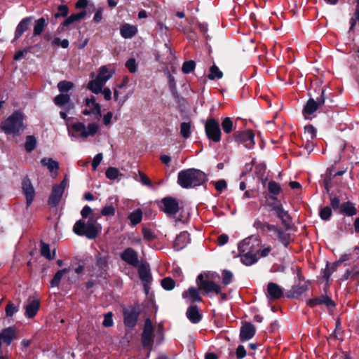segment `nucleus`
Instances as JSON below:
<instances>
[{"label":"nucleus","instance_id":"42","mask_svg":"<svg viewBox=\"0 0 359 359\" xmlns=\"http://www.w3.org/2000/svg\"><path fill=\"white\" fill-rule=\"evenodd\" d=\"M304 137L306 140H313L316 137L317 130L312 125H307L304 126Z\"/></svg>","mask_w":359,"mask_h":359},{"label":"nucleus","instance_id":"6","mask_svg":"<svg viewBox=\"0 0 359 359\" xmlns=\"http://www.w3.org/2000/svg\"><path fill=\"white\" fill-rule=\"evenodd\" d=\"M205 131L209 140L214 142H220L221 129L218 121L213 118L207 120L205 125Z\"/></svg>","mask_w":359,"mask_h":359},{"label":"nucleus","instance_id":"35","mask_svg":"<svg viewBox=\"0 0 359 359\" xmlns=\"http://www.w3.org/2000/svg\"><path fill=\"white\" fill-rule=\"evenodd\" d=\"M100 80V78H95V79L90 81L88 83V88L95 94L100 93L104 85L103 81L102 82Z\"/></svg>","mask_w":359,"mask_h":359},{"label":"nucleus","instance_id":"60","mask_svg":"<svg viewBox=\"0 0 359 359\" xmlns=\"http://www.w3.org/2000/svg\"><path fill=\"white\" fill-rule=\"evenodd\" d=\"M90 111H93L94 112H92V114L95 115V118L97 120H99L102 116V111H101V107L100 104H94L93 106L90 105V107H88Z\"/></svg>","mask_w":359,"mask_h":359},{"label":"nucleus","instance_id":"50","mask_svg":"<svg viewBox=\"0 0 359 359\" xmlns=\"http://www.w3.org/2000/svg\"><path fill=\"white\" fill-rule=\"evenodd\" d=\"M332 214V212L331 208L329 206H325L320 209L319 216L321 218V219L328 221L330 219Z\"/></svg>","mask_w":359,"mask_h":359},{"label":"nucleus","instance_id":"59","mask_svg":"<svg viewBox=\"0 0 359 359\" xmlns=\"http://www.w3.org/2000/svg\"><path fill=\"white\" fill-rule=\"evenodd\" d=\"M126 67L131 73H135L137 72V65L135 58H130L126 62Z\"/></svg>","mask_w":359,"mask_h":359},{"label":"nucleus","instance_id":"30","mask_svg":"<svg viewBox=\"0 0 359 359\" xmlns=\"http://www.w3.org/2000/svg\"><path fill=\"white\" fill-rule=\"evenodd\" d=\"M137 33V28L136 26L125 23L120 27L121 36L124 39H130Z\"/></svg>","mask_w":359,"mask_h":359},{"label":"nucleus","instance_id":"63","mask_svg":"<svg viewBox=\"0 0 359 359\" xmlns=\"http://www.w3.org/2000/svg\"><path fill=\"white\" fill-rule=\"evenodd\" d=\"M18 311V307L15 306L13 304L9 303L6 308V315L8 317H11Z\"/></svg>","mask_w":359,"mask_h":359},{"label":"nucleus","instance_id":"53","mask_svg":"<svg viewBox=\"0 0 359 359\" xmlns=\"http://www.w3.org/2000/svg\"><path fill=\"white\" fill-rule=\"evenodd\" d=\"M36 140L33 136H28L25 144V149L27 152L32 151L36 147Z\"/></svg>","mask_w":359,"mask_h":359},{"label":"nucleus","instance_id":"4","mask_svg":"<svg viewBox=\"0 0 359 359\" xmlns=\"http://www.w3.org/2000/svg\"><path fill=\"white\" fill-rule=\"evenodd\" d=\"M23 118L21 112L15 111L1 122L0 128L6 134L16 135L23 129Z\"/></svg>","mask_w":359,"mask_h":359},{"label":"nucleus","instance_id":"54","mask_svg":"<svg viewBox=\"0 0 359 359\" xmlns=\"http://www.w3.org/2000/svg\"><path fill=\"white\" fill-rule=\"evenodd\" d=\"M118 174V170L114 167H109L105 172L106 177L108 179L113 180L117 179Z\"/></svg>","mask_w":359,"mask_h":359},{"label":"nucleus","instance_id":"33","mask_svg":"<svg viewBox=\"0 0 359 359\" xmlns=\"http://www.w3.org/2000/svg\"><path fill=\"white\" fill-rule=\"evenodd\" d=\"M308 290L306 285H297L294 286L287 293V298L297 299L300 295Z\"/></svg>","mask_w":359,"mask_h":359},{"label":"nucleus","instance_id":"32","mask_svg":"<svg viewBox=\"0 0 359 359\" xmlns=\"http://www.w3.org/2000/svg\"><path fill=\"white\" fill-rule=\"evenodd\" d=\"M339 212L343 215L351 217L357 214V210L353 203L347 201L341 203Z\"/></svg>","mask_w":359,"mask_h":359},{"label":"nucleus","instance_id":"9","mask_svg":"<svg viewBox=\"0 0 359 359\" xmlns=\"http://www.w3.org/2000/svg\"><path fill=\"white\" fill-rule=\"evenodd\" d=\"M67 181L64 179L59 184H55L49 196L48 201V205L50 207L54 208L57 207L62 198V196L65 192V189L67 187Z\"/></svg>","mask_w":359,"mask_h":359},{"label":"nucleus","instance_id":"43","mask_svg":"<svg viewBox=\"0 0 359 359\" xmlns=\"http://www.w3.org/2000/svg\"><path fill=\"white\" fill-rule=\"evenodd\" d=\"M223 76V73L219 70L218 67L215 65H213L210 69V74L208 76V78L210 80H214L215 79H219Z\"/></svg>","mask_w":359,"mask_h":359},{"label":"nucleus","instance_id":"14","mask_svg":"<svg viewBox=\"0 0 359 359\" xmlns=\"http://www.w3.org/2000/svg\"><path fill=\"white\" fill-rule=\"evenodd\" d=\"M24 309L25 310V315L29 318H32L36 316L39 307V299L34 295L29 296L24 304Z\"/></svg>","mask_w":359,"mask_h":359},{"label":"nucleus","instance_id":"48","mask_svg":"<svg viewBox=\"0 0 359 359\" xmlns=\"http://www.w3.org/2000/svg\"><path fill=\"white\" fill-rule=\"evenodd\" d=\"M67 272V269H63L57 271V273L53 276V279L50 280L51 287H56L59 285L62 277L63 275Z\"/></svg>","mask_w":359,"mask_h":359},{"label":"nucleus","instance_id":"2","mask_svg":"<svg viewBox=\"0 0 359 359\" xmlns=\"http://www.w3.org/2000/svg\"><path fill=\"white\" fill-rule=\"evenodd\" d=\"M98 218L99 216L93 215L87 218V222L83 219L76 221L73 226L74 233L80 236H86L90 240L95 239L100 231V224L97 223Z\"/></svg>","mask_w":359,"mask_h":359},{"label":"nucleus","instance_id":"25","mask_svg":"<svg viewBox=\"0 0 359 359\" xmlns=\"http://www.w3.org/2000/svg\"><path fill=\"white\" fill-rule=\"evenodd\" d=\"M307 304L311 307H314L317 305L324 304L327 307H335L334 302L327 295H322L319 297L309 299L307 300Z\"/></svg>","mask_w":359,"mask_h":359},{"label":"nucleus","instance_id":"36","mask_svg":"<svg viewBox=\"0 0 359 359\" xmlns=\"http://www.w3.org/2000/svg\"><path fill=\"white\" fill-rule=\"evenodd\" d=\"M45 28V19L41 18L35 21L32 39L40 35Z\"/></svg>","mask_w":359,"mask_h":359},{"label":"nucleus","instance_id":"23","mask_svg":"<svg viewBox=\"0 0 359 359\" xmlns=\"http://www.w3.org/2000/svg\"><path fill=\"white\" fill-rule=\"evenodd\" d=\"M190 235L187 231L181 232L178 236H177L174 241V250L180 251L184 249L190 243Z\"/></svg>","mask_w":359,"mask_h":359},{"label":"nucleus","instance_id":"58","mask_svg":"<svg viewBox=\"0 0 359 359\" xmlns=\"http://www.w3.org/2000/svg\"><path fill=\"white\" fill-rule=\"evenodd\" d=\"M116 209L113 205H106L101 210V215L103 216H114Z\"/></svg>","mask_w":359,"mask_h":359},{"label":"nucleus","instance_id":"16","mask_svg":"<svg viewBox=\"0 0 359 359\" xmlns=\"http://www.w3.org/2000/svg\"><path fill=\"white\" fill-rule=\"evenodd\" d=\"M270 229L272 230L271 232H273L276 234L278 241L285 248H287L290 244L293 242L294 239L292 238L291 233L287 232V230H283L282 228L276 224L274 226H270ZM284 229L285 228L284 227Z\"/></svg>","mask_w":359,"mask_h":359},{"label":"nucleus","instance_id":"21","mask_svg":"<svg viewBox=\"0 0 359 359\" xmlns=\"http://www.w3.org/2000/svg\"><path fill=\"white\" fill-rule=\"evenodd\" d=\"M22 189L23 194L26 197V203L27 206H29L33 201L35 191L33 186L31 184L29 179L24 178L22 182Z\"/></svg>","mask_w":359,"mask_h":359},{"label":"nucleus","instance_id":"13","mask_svg":"<svg viewBox=\"0 0 359 359\" xmlns=\"http://www.w3.org/2000/svg\"><path fill=\"white\" fill-rule=\"evenodd\" d=\"M154 327L149 318H147L144 322L143 332L141 334V341L144 348L151 346L154 342Z\"/></svg>","mask_w":359,"mask_h":359},{"label":"nucleus","instance_id":"17","mask_svg":"<svg viewBox=\"0 0 359 359\" xmlns=\"http://www.w3.org/2000/svg\"><path fill=\"white\" fill-rule=\"evenodd\" d=\"M54 103L61 109L66 111H73L75 107L74 103L71 100L70 95L67 93H60L54 98Z\"/></svg>","mask_w":359,"mask_h":359},{"label":"nucleus","instance_id":"27","mask_svg":"<svg viewBox=\"0 0 359 359\" xmlns=\"http://www.w3.org/2000/svg\"><path fill=\"white\" fill-rule=\"evenodd\" d=\"M32 19V17H27L20 22L15 29L14 41L18 39L24 32L29 29Z\"/></svg>","mask_w":359,"mask_h":359},{"label":"nucleus","instance_id":"20","mask_svg":"<svg viewBox=\"0 0 359 359\" xmlns=\"http://www.w3.org/2000/svg\"><path fill=\"white\" fill-rule=\"evenodd\" d=\"M16 338V330L13 327L4 329L0 332V351H2V344L9 346L13 340Z\"/></svg>","mask_w":359,"mask_h":359},{"label":"nucleus","instance_id":"64","mask_svg":"<svg viewBox=\"0 0 359 359\" xmlns=\"http://www.w3.org/2000/svg\"><path fill=\"white\" fill-rule=\"evenodd\" d=\"M142 233L144 236V238L148 241H151L155 239L156 235L153 233V231L149 229H143Z\"/></svg>","mask_w":359,"mask_h":359},{"label":"nucleus","instance_id":"1","mask_svg":"<svg viewBox=\"0 0 359 359\" xmlns=\"http://www.w3.org/2000/svg\"><path fill=\"white\" fill-rule=\"evenodd\" d=\"M208 181L207 175L201 170L189 168L177 175V183L183 189H191L203 185Z\"/></svg>","mask_w":359,"mask_h":359},{"label":"nucleus","instance_id":"46","mask_svg":"<svg viewBox=\"0 0 359 359\" xmlns=\"http://www.w3.org/2000/svg\"><path fill=\"white\" fill-rule=\"evenodd\" d=\"M111 77V75L109 74L108 69L106 66H102L100 68V71L98 73V75L96 78H100V81H103V83L105 84V83Z\"/></svg>","mask_w":359,"mask_h":359},{"label":"nucleus","instance_id":"62","mask_svg":"<svg viewBox=\"0 0 359 359\" xmlns=\"http://www.w3.org/2000/svg\"><path fill=\"white\" fill-rule=\"evenodd\" d=\"M53 44L58 46H61L63 48H67L69 46V41L66 39L61 40L58 37L54 38L53 40Z\"/></svg>","mask_w":359,"mask_h":359},{"label":"nucleus","instance_id":"12","mask_svg":"<svg viewBox=\"0 0 359 359\" xmlns=\"http://www.w3.org/2000/svg\"><path fill=\"white\" fill-rule=\"evenodd\" d=\"M261 244V240L257 236H250L243 239L241 242H240L238 245V249L240 253V255H242V252L252 251L253 252H257V248Z\"/></svg>","mask_w":359,"mask_h":359},{"label":"nucleus","instance_id":"37","mask_svg":"<svg viewBox=\"0 0 359 359\" xmlns=\"http://www.w3.org/2000/svg\"><path fill=\"white\" fill-rule=\"evenodd\" d=\"M128 219L130 221L132 225L135 226L141 222L142 219V211L138 208L130 213L128 217Z\"/></svg>","mask_w":359,"mask_h":359},{"label":"nucleus","instance_id":"28","mask_svg":"<svg viewBox=\"0 0 359 359\" xmlns=\"http://www.w3.org/2000/svg\"><path fill=\"white\" fill-rule=\"evenodd\" d=\"M87 12L86 11H83L78 13H73L70 16L67 17L62 23L60 24L58 29L63 30V29L66 27L71 25L75 22L80 21L83 19L86 15Z\"/></svg>","mask_w":359,"mask_h":359},{"label":"nucleus","instance_id":"47","mask_svg":"<svg viewBox=\"0 0 359 359\" xmlns=\"http://www.w3.org/2000/svg\"><path fill=\"white\" fill-rule=\"evenodd\" d=\"M268 191L270 194L278 195L281 191V188L278 183L271 180L268 183Z\"/></svg>","mask_w":359,"mask_h":359},{"label":"nucleus","instance_id":"11","mask_svg":"<svg viewBox=\"0 0 359 359\" xmlns=\"http://www.w3.org/2000/svg\"><path fill=\"white\" fill-rule=\"evenodd\" d=\"M196 283L198 288L203 290L206 294L214 292L219 294L221 293V287L212 280L205 279L202 274L197 277Z\"/></svg>","mask_w":359,"mask_h":359},{"label":"nucleus","instance_id":"61","mask_svg":"<svg viewBox=\"0 0 359 359\" xmlns=\"http://www.w3.org/2000/svg\"><path fill=\"white\" fill-rule=\"evenodd\" d=\"M271 247L270 245H262V248L257 250V254L259 255L260 257H267L271 251Z\"/></svg>","mask_w":359,"mask_h":359},{"label":"nucleus","instance_id":"19","mask_svg":"<svg viewBox=\"0 0 359 359\" xmlns=\"http://www.w3.org/2000/svg\"><path fill=\"white\" fill-rule=\"evenodd\" d=\"M138 273L141 281L143 283L144 289L147 293L149 290V284L152 280L151 273L148 266H138Z\"/></svg>","mask_w":359,"mask_h":359},{"label":"nucleus","instance_id":"18","mask_svg":"<svg viewBox=\"0 0 359 359\" xmlns=\"http://www.w3.org/2000/svg\"><path fill=\"white\" fill-rule=\"evenodd\" d=\"M121 258L128 264L134 267L139 266L137 252L132 248H127L121 254Z\"/></svg>","mask_w":359,"mask_h":359},{"label":"nucleus","instance_id":"56","mask_svg":"<svg viewBox=\"0 0 359 359\" xmlns=\"http://www.w3.org/2000/svg\"><path fill=\"white\" fill-rule=\"evenodd\" d=\"M233 279V273L229 270H224L222 271V283L224 285L230 284Z\"/></svg>","mask_w":359,"mask_h":359},{"label":"nucleus","instance_id":"10","mask_svg":"<svg viewBox=\"0 0 359 359\" xmlns=\"http://www.w3.org/2000/svg\"><path fill=\"white\" fill-rule=\"evenodd\" d=\"M233 137L236 142L243 144L246 149H252L254 148L255 142L252 130L237 131L234 133Z\"/></svg>","mask_w":359,"mask_h":359},{"label":"nucleus","instance_id":"7","mask_svg":"<svg viewBox=\"0 0 359 359\" xmlns=\"http://www.w3.org/2000/svg\"><path fill=\"white\" fill-rule=\"evenodd\" d=\"M325 90L321 89V95L315 100L313 98L309 99L303 109V115L306 119L309 118V116L313 114L318 108L325 104Z\"/></svg>","mask_w":359,"mask_h":359},{"label":"nucleus","instance_id":"40","mask_svg":"<svg viewBox=\"0 0 359 359\" xmlns=\"http://www.w3.org/2000/svg\"><path fill=\"white\" fill-rule=\"evenodd\" d=\"M359 259V255L357 252H350L347 253H344L342 255L339 259L337 261V264H341V263L349 261V260H357Z\"/></svg>","mask_w":359,"mask_h":359},{"label":"nucleus","instance_id":"24","mask_svg":"<svg viewBox=\"0 0 359 359\" xmlns=\"http://www.w3.org/2000/svg\"><path fill=\"white\" fill-rule=\"evenodd\" d=\"M283 295L282 288L276 283L270 282L267 285L266 297L269 300H276L281 298Z\"/></svg>","mask_w":359,"mask_h":359},{"label":"nucleus","instance_id":"26","mask_svg":"<svg viewBox=\"0 0 359 359\" xmlns=\"http://www.w3.org/2000/svg\"><path fill=\"white\" fill-rule=\"evenodd\" d=\"M186 316L193 324L198 323L203 318V315L196 305H191L188 307Z\"/></svg>","mask_w":359,"mask_h":359},{"label":"nucleus","instance_id":"44","mask_svg":"<svg viewBox=\"0 0 359 359\" xmlns=\"http://www.w3.org/2000/svg\"><path fill=\"white\" fill-rule=\"evenodd\" d=\"M162 287L168 291L172 290L175 287V281L170 277H165L161 280Z\"/></svg>","mask_w":359,"mask_h":359},{"label":"nucleus","instance_id":"49","mask_svg":"<svg viewBox=\"0 0 359 359\" xmlns=\"http://www.w3.org/2000/svg\"><path fill=\"white\" fill-rule=\"evenodd\" d=\"M196 67V63L194 60L186 61L183 63L182 71L184 74H188L192 72Z\"/></svg>","mask_w":359,"mask_h":359},{"label":"nucleus","instance_id":"55","mask_svg":"<svg viewBox=\"0 0 359 359\" xmlns=\"http://www.w3.org/2000/svg\"><path fill=\"white\" fill-rule=\"evenodd\" d=\"M328 195L330 197V204H331L332 208L334 210L340 209L341 203V201H340L339 198L338 196H333V194L330 192H329Z\"/></svg>","mask_w":359,"mask_h":359},{"label":"nucleus","instance_id":"31","mask_svg":"<svg viewBox=\"0 0 359 359\" xmlns=\"http://www.w3.org/2000/svg\"><path fill=\"white\" fill-rule=\"evenodd\" d=\"M257 255V252H253L252 251H248L242 252V255H241L242 263L246 266H251L255 264L258 261Z\"/></svg>","mask_w":359,"mask_h":359},{"label":"nucleus","instance_id":"3","mask_svg":"<svg viewBox=\"0 0 359 359\" xmlns=\"http://www.w3.org/2000/svg\"><path fill=\"white\" fill-rule=\"evenodd\" d=\"M277 196L278 195L271 194L269 196H266L267 201L269 199L273 201V202L267 201L266 206L269 208V212H273L276 215L286 230H291L292 226V218L288 211L284 209L280 201L278 200Z\"/></svg>","mask_w":359,"mask_h":359},{"label":"nucleus","instance_id":"57","mask_svg":"<svg viewBox=\"0 0 359 359\" xmlns=\"http://www.w3.org/2000/svg\"><path fill=\"white\" fill-rule=\"evenodd\" d=\"M113 325V313L111 312H108L105 313L104 316L102 325L105 327H111Z\"/></svg>","mask_w":359,"mask_h":359},{"label":"nucleus","instance_id":"15","mask_svg":"<svg viewBox=\"0 0 359 359\" xmlns=\"http://www.w3.org/2000/svg\"><path fill=\"white\" fill-rule=\"evenodd\" d=\"M161 203L160 208L167 215H173L179 211V202L172 196L164 197L161 199Z\"/></svg>","mask_w":359,"mask_h":359},{"label":"nucleus","instance_id":"41","mask_svg":"<svg viewBox=\"0 0 359 359\" xmlns=\"http://www.w3.org/2000/svg\"><path fill=\"white\" fill-rule=\"evenodd\" d=\"M191 124L190 122H182L180 124V135L184 138L188 139L191 136Z\"/></svg>","mask_w":359,"mask_h":359},{"label":"nucleus","instance_id":"51","mask_svg":"<svg viewBox=\"0 0 359 359\" xmlns=\"http://www.w3.org/2000/svg\"><path fill=\"white\" fill-rule=\"evenodd\" d=\"M69 13V8L65 4H61L57 6V11L54 14L55 18L60 17H67Z\"/></svg>","mask_w":359,"mask_h":359},{"label":"nucleus","instance_id":"5","mask_svg":"<svg viewBox=\"0 0 359 359\" xmlns=\"http://www.w3.org/2000/svg\"><path fill=\"white\" fill-rule=\"evenodd\" d=\"M141 309L139 304H135L130 309H124L123 311L124 325L130 328H134L137 323Z\"/></svg>","mask_w":359,"mask_h":359},{"label":"nucleus","instance_id":"34","mask_svg":"<svg viewBox=\"0 0 359 359\" xmlns=\"http://www.w3.org/2000/svg\"><path fill=\"white\" fill-rule=\"evenodd\" d=\"M46 168L50 172L52 178H55L58 175L60 168L59 163L51 158H46Z\"/></svg>","mask_w":359,"mask_h":359},{"label":"nucleus","instance_id":"8","mask_svg":"<svg viewBox=\"0 0 359 359\" xmlns=\"http://www.w3.org/2000/svg\"><path fill=\"white\" fill-rule=\"evenodd\" d=\"M99 126L95 123H91L86 127L82 122H78L72 125V129L75 133H79V136L82 138H86L89 136H94Z\"/></svg>","mask_w":359,"mask_h":359},{"label":"nucleus","instance_id":"29","mask_svg":"<svg viewBox=\"0 0 359 359\" xmlns=\"http://www.w3.org/2000/svg\"><path fill=\"white\" fill-rule=\"evenodd\" d=\"M182 298L189 299L191 303L202 302V298L200 296L198 289L194 287H191L187 290L184 291Z\"/></svg>","mask_w":359,"mask_h":359},{"label":"nucleus","instance_id":"22","mask_svg":"<svg viewBox=\"0 0 359 359\" xmlns=\"http://www.w3.org/2000/svg\"><path fill=\"white\" fill-rule=\"evenodd\" d=\"M256 332L255 327L251 323H244L240 330V340L243 342L252 339Z\"/></svg>","mask_w":359,"mask_h":359},{"label":"nucleus","instance_id":"52","mask_svg":"<svg viewBox=\"0 0 359 359\" xmlns=\"http://www.w3.org/2000/svg\"><path fill=\"white\" fill-rule=\"evenodd\" d=\"M233 121L229 117H226L222 122V127L224 133H230L233 129Z\"/></svg>","mask_w":359,"mask_h":359},{"label":"nucleus","instance_id":"45","mask_svg":"<svg viewBox=\"0 0 359 359\" xmlns=\"http://www.w3.org/2000/svg\"><path fill=\"white\" fill-rule=\"evenodd\" d=\"M74 87V84L71 81H61L57 83V88L61 93H67Z\"/></svg>","mask_w":359,"mask_h":359},{"label":"nucleus","instance_id":"38","mask_svg":"<svg viewBox=\"0 0 359 359\" xmlns=\"http://www.w3.org/2000/svg\"><path fill=\"white\" fill-rule=\"evenodd\" d=\"M96 266L99 268L100 272V276H102L107 271L108 268L107 259L104 257H97L96 258Z\"/></svg>","mask_w":359,"mask_h":359},{"label":"nucleus","instance_id":"39","mask_svg":"<svg viewBox=\"0 0 359 359\" xmlns=\"http://www.w3.org/2000/svg\"><path fill=\"white\" fill-rule=\"evenodd\" d=\"M275 224H271L268 222H263L259 219H256L253 223V226L257 230H260L262 233L266 229L268 231H272L270 226H274Z\"/></svg>","mask_w":359,"mask_h":359}]
</instances>
